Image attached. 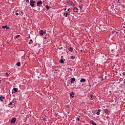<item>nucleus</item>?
<instances>
[{
    "label": "nucleus",
    "instance_id": "obj_34",
    "mask_svg": "<svg viewBox=\"0 0 125 125\" xmlns=\"http://www.w3.org/2000/svg\"><path fill=\"white\" fill-rule=\"evenodd\" d=\"M123 76H125V72H123Z\"/></svg>",
    "mask_w": 125,
    "mask_h": 125
},
{
    "label": "nucleus",
    "instance_id": "obj_41",
    "mask_svg": "<svg viewBox=\"0 0 125 125\" xmlns=\"http://www.w3.org/2000/svg\"><path fill=\"white\" fill-rule=\"evenodd\" d=\"M89 87H90L91 86V85H89Z\"/></svg>",
    "mask_w": 125,
    "mask_h": 125
},
{
    "label": "nucleus",
    "instance_id": "obj_27",
    "mask_svg": "<svg viewBox=\"0 0 125 125\" xmlns=\"http://www.w3.org/2000/svg\"><path fill=\"white\" fill-rule=\"evenodd\" d=\"M63 9L64 11H66V10H67V8L65 7L63 8Z\"/></svg>",
    "mask_w": 125,
    "mask_h": 125
},
{
    "label": "nucleus",
    "instance_id": "obj_36",
    "mask_svg": "<svg viewBox=\"0 0 125 125\" xmlns=\"http://www.w3.org/2000/svg\"><path fill=\"white\" fill-rule=\"evenodd\" d=\"M124 85H125V80H124Z\"/></svg>",
    "mask_w": 125,
    "mask_h": 125
},
{
    "label": "nucleus",
    "instance_id": "obj_12",
    "mask_svg": "<svg viewBox=\"0 0 125 125\" xmlns=\"http://www.w3.org/2000/svg\"><path fill=\"white\" fill-rule=\"evenodd\" d=\"M104 113H105V114H109V110H108L107 109H105L104 110Z\"/></svg>",
    "mask_w": 125,
    "mask_h": 125
},
{
    "label": "nucleus",
    "instance_id": "obj_40",
    "mask_svg": "<svg viewBox=\"0 0 125 125\" xmlns=\"http://www.w3.org/2000/svg\"><path fill=\"white\" fill-rule=\"evenodd\" d=\"M1 83V80H0V83Z\"/></svg>",
    "mask_w": 125,
    "mask_h": 125
},
{
    "label": "nucleus",
    "instance_id": "obj_17",
    "mask_svg": "<svg viewBox=\"0 0 125 125\" xmlns=\"http://www.w3.org/2000/svg\"><path fill=\"white\" fill-rule=\"evenodd\" d=\"M46 9L47 10H49L50 9V7L48 5H46Z\"/></svg>",
    "mask_w": 125,
    "mask_h": 125
},
{
    "label": "nucleus",
    "instance_id": "obj_4",
    "mask_svg": "<svg viewBox=\"0 0 125 125\" xmlns=\"http://www.w3.org/2000/svg\"><path fill=\"white\" fill-rule=\"evenodd\" d=\"M37 6H41L42 4V0H40L39 1L37 2Z\"/></svg>",
    "mask_w": 125,
    "mask_h": 125
},
{
    "label": "nucleus",
    "instance_id": "obj_38",
    "mask_svg": "<svg viewBox=\"0 0 125 125\" xmlns=\"http://www.w3.org/2000/svg\"><path fill=\"white\" fill-rule=\"evenodd\" d=\"M109 93H111V92H112V91H109Z\"/></svg>",
    "mask_w": 125,
    "mask_h": 125
},
{
    "label": "nucleus",
    "instance_id": "obj_18",
    "mask_svg": "<svg viewBox=\"0 0 125 125\" xmlns=\"http://www.w3.org/2000/svg\"><path fill=\"white\" fill-rule=\"evenodd\" d=\"M91 124H92L93 125H96V123L93 121H91Z\"/></svg>",
    "mask_w": 125,
    "mask_h": 125
},
{
    "label": "nucleus",
    "instance_id": "obj_15",
    "mask_svg": "<svg viewBox=\"0 0 125 125\" xmlns=\"http://www.w3.org/2000/svg\"><path fill=\"white\" fill-rule=\"evenodd\" d=\"M2 29H5V28H6V30H7V29L9 28V27H8V26H7L6 25V26H3L2 27Z\"/></svg>",
    "mask_w": 125,
    "mask_h": 125
},
{
    "label": "nucleus",
    "instance_id": "obj_11",
    "mask_svg": "<svg viewBox=\"0 0 125 125\" xmlns=\"http://www.w3.org/2000/svg\"><path fill=\"white\" fill-rule=\"evenodd\" d=\"M73 82H76V79L75 78H71V81H70L71 83H73Z\"/></svg>",
    "mask_w": 125,
    "mask_h": 125
},
{
    "label": "nucleus",
    "instance_id": "obj_46",
    "mask_svg": "<svg viewBox=\"0 0 125 125\" xmlns=\"http://www.w3.org/2000/svg\"><path fill=\"white\" fill-rule=\"evenodd\" d=\"M67 86H69V85H68V84H67Z\"/></svg>",
    "mask_w": 125,
    "mask_h": 125
},
{
    "label": "nucleus",
    "instance_id": "obj_3",
    "mask_svg": "<svg viewBox=\"0 0 125 125\" xmlns=\"http://www.w3.org/2000/svg\"><path fill=\"white\" fill-rule=\"evenodd\" d=\"M83 4H80L79 5V8L80 9V10L81 11V12H84V10H83Z\"/></svg>",
    "mask_w": 125,
    "mask_h": 125
},
{
    "label": "nucleus",
    "instance_id": "obj_43",
    "mask_svg": "<svg viewBox=\"0 0 125 125\" xmlns=\"http://www.w3.org/2000/svg\"><path fill=\"white\" fill-rule=\"evenodd\" d=\"M81 52H83V50H81Z\"/></svg>",
    "mask_w": 125,
    "mask_h": 125
},
{
    "label": "nucleus",
    "instance_id": "obj_35",
    "mask_svg": "<svg viewBox=\"0 0 125 125\" xmlns=\"http://www.w3.org/2000/svg\"><path fill=\"white\" fill-rule=\"evenodd\" d=\"M78 121H80V118H77Z\"/></svg>",
    "mask_w": 125,
    "mask_h": 125
},
{
    "label": "nucleus",
    "instance_id": "obj_45",
    "mask_svg": "<svg viewBox=\"0 0 125 125\" xmlns=\"http://www.w3.org/2000/svg\"><path fill=\"white\" fill-rule=\"evenodd\" d=\"M120 76H122V74H120Z\"/></svg>",
    "mask_w": 125,
    "mask_h": 125
},
{
    "label": "nucleus",
    "instance_id": "obj_26",
    "mask_svg": "<svg viewBox=\"0 0 125 125\" xmlns=\"http://www.w3.org/2000/svg\"><path fill=\"white\" fill-rule=\"evenodd\" d=\"M5 75H6V77H8V76H9V74H8V73L7 72H6L5 73Z\"/></svg>",
    "mask_w": 125,
    "mask_h": 125
},
{
    "label": "nucleus",
    "instance_id": "obj_22",
    "mask_svg": "<svg viewBox=\"0 0 125 125\" xmlns=\"http://www.w3.org/2000/svg\"><path fill=\"white\" fill-rule=\"evenodd\" d=\"M73 95H74L73 92H72V93L70 94V96H71L72 98H73L74 97V96H73Z\"/></svg>",
    "mask_w": 125,
    "mask_h": 125
},
{
    "label": "nucleus",
    "instance_id": "obj_7",
    "mask_svg": "<svg viewBox=\"0 0 125 125\" xmlns=\"http://www.w3.org/2000/svg\"><path fill=\"white\" fill-rule=\"evenodd\" d=\"M30 5H31V7H35V4L33 2V0H30Z\"/></svg>",
    "mask_w": 125,
    "mask_h": 125
},
{
    "label": "nucleus",
    "instance_id": "obj_6",
    "mask_svg": "<svg viewBox=\"0 0 125 125\" xmlns=\"http://www.w3.org/2000/svg\"><path fill=\"white\" fill-rule=\"evenodd\" d=\"M16 103V101H15L14 100L12 101V102H10V103H9L8 104V106H9V105H14V104H15Z\"/></svg>",
    "mask_w": 125,
    "mask_h": 125
},
{
    "label": "nucleus",
    "instance_id": "obj_28",
    "mask_svg": "<svg viewBox=\"0 0 125 125\" xmlns=\"http://www.w3.org/2000/svg\"><path fill=\"white\" fill-rule=\"evenodd\" d=\"M25 1L26 2H27L28 3H29V0H25Z\"/></svg>",
    "mask_w": 125,
    "mask_h": 125
},
{
    "label": "nucleus",
    "instance_id": "obj_20",
    "mask_svg": "<svg viewBox=\"0 0 125 125\" xmlns=\"http://www.w3.org/2000/svg\"><path fill=\"white\" fill-rule=\"evenodd\" d=\"M68 50H69V51H71V52H72V51H73V48L72 47H70Z\"/></svg>",
    "mask_w": 125,
    "mask_h": 125
},
{
    "label": "nucleus",
    "instance_id": "obj_33",
    "mask_svg": "<svg viewBox=\"0 0 125 125\" xmlns=\"http://www.w3.org/2000/svg\"><path fill=\"white\" fill-rule=\"evenodd\" d=\"M90 97H91V98H92V97H93V95H90Z\"/></svg>",
    "mask_w": 125,
    "mask_h": 125
},
{
    "label": "nucleus",
    "instance_id": "obj_9",
    "mask_svg": "<svg viewBox=\"0 0 125 125\" xmlns=\"http://www.w3.org/2000/svg\"><path fill=\"white\" fill-rule=\"evenodd\" d=\"M5 99V97H3L2 96V95H1L0 97V101H1V102H3V99Z\"/></svg>",
    "mask_w": 125,
    "mask_h": 125
},
{
    "label": "nucleus",
    "instance_id": "obj_42",
    "mask_svg": "<svg viewBox=\"0 0 125 125\" xmlns=\"http://www.w3.org/2000/svg\"><path fill=\"white\" fill-rule=\"evenodd\" d=\"M31 37L29 36V37H28V39H30Z\"/></svg>",
    "mask_w": 125,
    "mask_h": 125
},
{
    "label": "nucleus",
    "instance_id": "obj_5",
    "mask_svg": "<svg viewBox=\"0 0 125 125\" xmlns=\"http://www.w3.org/2000/svg\"><path fill=\"white\" fill-rule=\"evenodd\" d=\"M18 91V88H14L13 89L12 91V93H16Z\"/></svg>",
    "mask_w": 125,
    "mask_h": 125
},
{
    "label": "nucleus",
    "instance_id": "obj_29",
    "mask_svg": "<svg viewBox=\"0 0 125 125\" xmlns=\"http://www.w3.org/2000/svg\"><path fill=\"white\" fill-rule=\"evenodd\" d=\"M59 49L61 50V49H63V47H61L60 48H58Z\"/></svg>",
    "mask_w": 125,
    "mask_h": 125
},
{
    "label": "nucleus",
    "instance_id": "obj_32",
    "mask_svg": "<svg viewBox=\"0 0 125 125\" xmlns=\"http://www.w3.org/2000/svg\"><path fill=\"white\" fill-rule=\"evenodd\" d=\"M24 14L23 13V12H21V15H23Z\"/></svg>",
    "mask_w": 125,
    "mask_h": 125
},
{
    "label": "nucleus",
    "instance_id": "obj_24",
    "mask_svg": "<svg viewBox=\"0 0 125 125\" xmlns=\"http://www.w3.org/2000/svg\"><path fill=\"white\" fill-rule=\"evenodd\" d=\"M15 15H16L17 16H18L19 15V13H15Z\"/></svg>",
    "mask_w": 125,
    "mask_h": 125
},
{
    "label": "nucleus",
    "instance_id": "obj_39",
    "mask_svg": "<svg viewBox=\"0 0 125 125\" xmlns=\"http://www.w3.org/2000/svg\"><path fill=\"white\" fill-rule=\"evenodd\" d=\"M45 40H46V37L44 38Z\"/></svg>",
    "mask_w": 125,
    "mask_h": 125
},
{
    "label": "nucleus",
    "instance_id": "obj_2",
    "mask_svg": "<svg viewBox=\"0 0 125 125\" xmlns=\"http://www.w3.org/2000/svg\"><path fill=\"white\" fill-rule=\"evenodd\" d=\"M16 122V118L14 117L11 119L10 121V124L12 125L13 124H15Z\"/></svg>",
    "mask_w": 125,
    "mask_h": 125
},
{
    "label": "nucleus",
    "instance_id": "obj_37",
    "mask_svg": "<svg viewBox=\"0 0 125 125\" xmlns=\"http://www.w3.org/2000/svg\"><path fill=\"white\" fill-rule=\"evenodd\" d=\"M61 59H63V56H61Z\"/></svg>",
    "mask_w": 125,
    "mask_h": 125
},
{
    "label": "nucleus",
    "instance_id": "obj_23",
    "mask_svg": "<svg viewBox=\"0 0 125 125\" xmlns=\"http://www.w3.org/2000/svg\"><path fill=\"white\" fill-rule=\"evenodd\" d=\"M75 56H71V59L72 60H74V59H75Z\"/></svg>",
    "mask_w": 125,
    "mask_h": 125
},
{
    "label": "nucleus",
    "instance_id": "obj_13",
    "mask_svg": "<svg viewBox=\"0 0 125 125\" xmlns=\"http://www.w3.org/2000/svg\"><path fill=\"white\" fill-rule=\"evenodd\" d=\"M100 112H101V109H98V111L96 112V114L100 115Z\"/></svg>",
    "mask_w": 125,
    "mask_h": 125
},
{
    "label": "nucleus",
    "instance_id": "obj_1",
    "mask_svg": "<svg viewBox=\"0 0 125 125\" xmlns=\"http://www.w3.org/2000/svg\"><path fill=\"white\" fill-rule=\"evenodd\" d=\"M71 15L70 12H67V11L63 12V16L65 17H69Z\"/></svg>",
    "mask_w": 125,
    "mask_h": 125
},
{
    "label": "nucleus",
    "instance_id": "obj_47",
    "mask_svg": "<svg viewBox=\"0 0 125 125\" xmlns=\"http://www.w3.org/2000/svg\"><path fill=\"white\" fill-rule=\"evenodd\" d=\"M102 80H104V79L102 78Z\"/></svg>",
    "mask_w": 125,
    "mask_h": 125
},
{
    "label": "nucleus",
    "instance_id": "obj_30",
    "mask_svg": "<svg viewBox=\"0 0 125 125\" xmlns=\"http://www.w3.org/2000/svg\"><path fill=\"white\" fill-rule=\"evenodd\" d=\"M69 11H70V8H68L67 9V11H66V12H69Z\"/></svg>",
    "mask_w": 125,
    "mask_h": 125
},
{
    "label": "nucleus",
    "instance_id": "obj_44",
    "mask_svg": "<svg viewBox=\"0 0 125 125\" xmlns=\"http://www.w3.org/2000/svg\"><path fill=\"white\" fill-rule=\"evenodd\" d=\"M103 108H105V106H103Z\"/></svg>",
    "mask_w": 125,
    "mask_h": 125
},
{
    "label": "nucleus",
    "instance_id": "obj_48",
    "mask_svg": "<svg viewBox=\"0 0 125 125\" xmlns=\"http://www.w3.org/2000/svg\"><path fill=\"white\" fill-rule=\"evenodd\" d=\"M118 1H120V0H118Z\"/></svg>",
    "mask_w": 125,
    "mask_h": 125
},
{
    "label": "nucleus",
    "instance_id": "obj_10",
    "mask_svg": "<svg viewBox=\"0 0 125 125\" xmlns=\"http://www.w3.org/2000/svg\"><path fill=\"white\" fill-rule=\"evenodd\" d=\"M73 11H74V12H77V13L79 12V11H78V8H77L76 7H74Z\"/></svg>",
    "mask_w": 125,
    "mask_h": 125
},
{
    "label": "nucleus",
    "instance_id": "obj_8",
    "mask_svg": "<svg viewBox=\"0 0 125 125\" xmlns=\"http://www.w3.org/2000/svg\"><path fill=\"white\" fill-rule=\"evenodd\" d=\"M39 34H40V35H41L42 36H43V34H45V32H43V30H41L39 31Z\"/></svg>",
    "mask_w": 125,
    "mask_h": 125
},
{
    "label": "nucleus",
    "instance_id": "obj_31",
    "mask_svg": "<svg viewBox=\"0 0 125 125\" xmlns=\"http://www.w3.org/2000/svg\"><path fill=\"white\" fill-rule=\"evenodd\" d=\"M32 2H33V3L35 4V3H36V1H34V0H32Z\"/></svg>",
    "mask_w": 125,
    "mask_h": 125
},
{
    "label": "nucleus",
    "instance_id": "obj_19",
    "mask_svg": "<svg viewBox=\"0 0 125 125\" xmlns=\"http://www.w3.org/2000/svg\"><path fill=\"white\" fill-rule=\"evenodd\" d=\"M60 63H61V64H63V63H64V60L61 59L60 60Z\"/></svg>",
    "mask_w": 125,
    "mask_h": 125
},
{
    "label": "nucleus",
    "instance_id": "obj_25",
    "mask_svg": "<svg viewBox=\"0 0 125 125\" xmlns=\"http://www.w3.org/2000/svg\"><path fill=\"white\" fill-rule=\"evenodd\" d=\"M16 38H20V35H18L16 36Z\"/></svg>",
    "mask_w": 125,
    "mask_h": 125
},
{
    "label": "nucleus",
    "instance_id": "obj_16",
    "mask_svg": "<svg viewBox=\"0 0 125 125\" xmlns=\"http://www.w3.org/2000/svg\"><path fill=\"white\" fill-rule=\"evenodd\" d=\"M17 66L20 67V66H21V62H18L17 63Z\"/></svg>",
    "mask_w": 125,
    "mask_h": 125
},
{
    "label": "nucleus",
    "instance_id": "obj_21",
    "mask_svg": "<svg viewBox=\"0 0 125 125\" xmlns=\"http://www.w3.org/2000/svg\"><path fill=\"white\" fill-rule=\"evenodd\" d=\"M30 42H29V44H31V43H32L33 42V40L32 39H30Z\"/></svg>",
    "mask_w": 125,
    "mask_h": 125
},
{
    "label": "nucleus",
    "instance_id": "obj_14",
    "mask_svg": "<svg viewBox=\"0 0 125 125\" xmlns=\"http://www.w3.org/2000/svg\"><path fill=\"white\" fill-rule=\"evenodd\" d=\"M81 83H84L85 82V79L82 78L80 80Z\"/></svg>",
    "mask_w": 125,
    "mask_h": 125
}]
</instances>
